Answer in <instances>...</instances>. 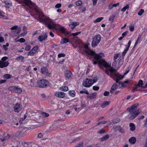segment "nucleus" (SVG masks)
Returning a JSON list of instances; mask_svg holds the SVG:
<instances>
[{
	"instance_id": "obj_7",
	"label": "nucleus",
	"mask_w": 147,
	"mask_h": 147,
	"mask_svg": "<svg viewBox=\"0 0 147 147\" xmlns=\"http://www.w3.org/2000/svg\"><path fill=\"white\" fill-rule=\"evenodd\" d=\"M48 84V81L45 80H42L38 81L35 86L39 87L44 88L47 86Z\"/></svg>"
},
{
	"instance_id": "obj_27",
	"label": "nucleus",
	"mask_w": 147,
	"mask_h": 147,
	"mask_svg": "<svg viewBox=\"0 0 147 147\" xmlns=\"http://www.w3.org/2000/svg\"><path fill=\"white\" fill-rule=\"evenodd\" d=\"M59 89L63 91H67L68 90V88L66 86H61L59 88Z\"/></svg>"
},
{
	"instance_id": "obj_32",
	"label": "nucleus",
	"mask_w": 147,
	"mask_h": 147,
	"mask_svg": "<svg viewBox=\"0 0 147 147\" xmlns=\"http://www.w3.org/2000/svg\"><path fill=\"white\" fill-rule=\"evenodd\" d=\"M129 8V5L128 4L127 5L121 9V11H122L124 12L125 11L126 9H128Z\"/></svg>"
},
{
	"instance_id": "obj_20",
	"label": "nucleus",
	"mask_w": 147,
	"mask_h": 147,
	"mask_svg": "<svg viewBox=\"0 0 147 147\" xmlns=\"http://www.w3.org/2000/svg\"><path fill=\"white\" fill-rule=\"evenodd\" d=\"M71 75L72 74L70 71H66L65 72V76L68 78H71Z\"/></svg>"
},
{
	"instance_id": "obj_54",
	"label": "nucleus",
	"mask_w": 147,
	"mask_h": 147,
	"mask_svg": "<svg viewBox=\"0 0 147 147\" xmlns=\"http://www.w3.org/2000/svg\"><path fill=\"white\" fill-rule=\"evenodd\" d=\"M30 49L31 47L29 45H27L25 49L26 50L28 51L30 50Z\"/></svg>"
},
{
	"instance_id": "obj_18",
	"label": "nucleus",
	"mask_w": 147,
	"mask_h": 147,
	"mask_svg": "<svg viewBox=\"0 0 147 147\" xmlns=\"http://www.w3.org/2000/svg\"><path fill=\"white\" fill-rule=\"evenodd\" d=\"M21 110V108L20 105L18 104H16L15 106L14 111L16 112H19Z\"/></svg>"
},
{
	"instance_id": "obj_55",
	"label": "nucleus",
	"mask_w": 147,
	"mask_h": 147,
	"mask_svg": "<svg viewBox=\"0 0 147 147\" xmlns=\"http://www.w3.org/2000/svg\"><path fill=\"white\" fill-rule=\"evenodd\" d=\"M43 134L42 133H40L38 135V138H41L43 137Z\"/></svg>"
},
{
	"instance_id": "obj_50",
	"label": "nucleus",
	"mask_w": 147,
	"mask_h": 147,
	"mask_svg": "<svg viewBox=\"0 0 147 147\" xmlns=\"http://www.w3.org/2000/svg\"><path fill=\"white\" fill-rule=\"evenodd\" d=\"M83 145V143L81 142L77 144L75 147H82Z\"/></svg>"
},
{
	"instance_id": "obj_22",
	"label": "nucleus",
	"mask_w": 147,
	"mask_h": 147,
	"mask_svg": "<svg viewBox=\"0 0 147 147\" xmlns=\"http://www.w3.org/2000/svg\"><path fill=\"white\" fill-rule=\"evenodd\" d=\"M41 71L42 73L45 74H47L48 73V69L46 67H43L41 68Z\"/></svg>"
},
{
	"instance_id": "obj_63",
	"label": "nucleus",
	"mask_w": 147,
	"mask_h": 147,
	"mask_svg": "<svg viewBox=\"0 0 147 147\" xmlns=\"http://www.w3.org/2000/svg\"><path fill=\"white\" fill-rule=\"evenodd\" d=\"M97 0H92L93 4L94 6H95L97 3Z\"/></svg>"
},
{
	"instance_id": "obj_41",
	"label": "nucleus",
	"mask_w": 147,
	"mask_h": 147,
	"mask_svg": "<svg viewBox=\"0 0 147 147\" xmlns=\"http://www.w3.org/2000/svg\"><path fill=\"white\" fill-rule=\"evenodd\" d=\"M11 76L9 74H6L3 76V78L5 79H8L11 78Z\"/></svg>"
},
{
	"instance_id": "obj_16",
	"label": "nucleus",
	"mask_w": 147,
	"mask_h": 147,
	"mask_svg": "<svg viewBox=\"0 0 147 147\" xmlns=\"http://www.w3.org/2000/svg\"><path fill=\"white\" fill-rule=\"evenodd\" d=\"M9 64V62L8 61L3 62L0 60V68H3L7 67Z\"/></svg>"
},
{
	"instance_id": "obj_36",
	"label": "nucleus",
	"mask_w": 147,
	"mask_h": 147,
	"mask_svg": "<svg viewBox=\"0 0 147 147\" xmlns=\"http://www.w3.org/2000/svg\"><path fill=\"white\" fill-rule=\"evenodd\" d=\"M16 86H10L9 87L8 89L12 92H15Z\"/></svg>"
},
{
	"instance_id": "obj_40",
	"label": "nucleus",
	"mask_w": 147,
	"mask_h": 147,
	"mask_svg": "<svg viewBox=\"0 0 147 147\" xmlns=\"http://www.w3.org/2000/svg\"><path fill=\"white\" fill-rule=\"evenodd\" d=\"M21 28L20 27H18V28L15 30L14 32L16 33V34L19 33L21 32Z\"/></svg>"
},
{
	"instance_id": "obj_15",
	"label": "nucleus",
	"mask_w": 147,
	"mask_h": 147,
	"mask_svg": "<svg viewBox=\"0 0 147 147\" xmlns=\"http://www.w3.org/2000/svg\"><path fill=\"white\" fill-rule=\"evenodd\" d=\"M81 41L80 40L77 39L75 41H74L73 46L74 47L76 48L78 46H80V45L81 44Z\"/></svg>"
},
{
	"instance_id": "obj_61",
	"label": "nucleus",
	"mask_w": 147,
	"mask_h": 147,
	"mask_svg": "<svg viewBox=\"0 0 147 147\" xmlns=\"http://www.w3.org/2000/svg\"><path fill=\"white\" fill-rule=\"evenodd\" d=\"M4 41L3 38L0 35V43H2Z\"/></svg>"
},
{
	"instance_id": "obj_17",
	"label": "nucleus",
	"mask_w": 147,
	"mask_h": 147,
	"mask_svg": "<svg viewBox=\"0 0 147 147\" xmlns=\"http://www.w3.org/2000/svg\"><path fill=\"white\" fill-rule=\"evenodd\" d=\"M79 24V22H73L69 24V26L70 28L73 30L74 29L76 26L78 25Z\"/></svg>"
},
{
	"instance_id": "obj_60",
	"label": "nucleus",
	"mask_w": 147,
	"mask_h": 147,
	"mask_svg": "<svg viewBox=\"0 0 147 147\" xmlns=\"http://www.w3.org/2000/svg\"><path fill=\"white\" fill-rule=\"evenodd\" d=\"M119 57V55L118 54H115L114 56V60H115L117 59Z\"/></svg>"
},
{
	"instance_id": "obj_57",
	"label": "nucleus",
	"mask_w": 147,
	"mask_h": 147,
	"mask_svg": "<svg viewBox=\"0 0 147 147\" xmlns=\"http://www.w3.org/2000/svg\"><path fill=\"white\" fill-rule=\"evenodd\" d=\"M8 59L7 57H2L1 59V61L3 62H5V61Z\"/></svg>"
},
{
	"instance_id": "obj_30",
	"label": "nucleus",
	"mask_w": 147,
	"mask_h": 147,
	"mask_svg": "<svg viewBox=\"0 0 147 147\" xmlns=\"http://www.w3.org/2000/svg\"><path fill=\"white\" fill-rule=\"evenodd\" d=\"M69 95L72 97H74L76 95V92L74 90H71L69 92Z\"/></svg>"
},
{
	"instance_id": "obj_46",
	"label": "nucleus",
	"mask_w": 147,
	"mask_h": 147,
	"mask_svg": "<svg viewBox=\"0 0 147 147\" xmlns=\"http://www.w3.org/2000/svg\"><path fill=\"white\" fill-rule=\"evenodd\" d=\"M80 94L85 93L87 94H89V93H88V91L87 90H83L81 91L80 92Z\"/></svg>"
},
{
	"instance_id": "obj_26",
	"label": "nucleus",
	"mask_w": 147,
	"mask_h": 147,
	"mask_svg": "<svg viewBox=\"0 0 147 147\" xmlns=\"http://www.w3.org/2000/svg\"><path fill=\"white\" fill-rule=\"evenodd\" d=\"M109 138V135H106L101 138L100 139V140L101 141H103L108 139Z\"/></svg>"
},
{
	"instance_id": "obj_58",
	"label": "nucleus",
	"mask_w": 147,
	"mask_h": 147,
	"mask_svg": "<svg viewBox=\"0 0 147 147\" xmlns=\"http://www.w3.org/2000/svg\"><path fill=\"white\" fill-rule=\"evenodd\" d=\"M18 26H14L11 28V30H16L18 28Z\"/></svg>"
},
{
	"instance_id": "obj_56",
	"label": "nucleus",
	"mask_w": 147,
	"mask_h": 147,
	"mask_svg": "<svg viewBox=\"0 0 147 147\" xmlns=\"http://www.w3.org/2000/svg\"><path fill=\"white\" fill-rule=\"evenodd\" d=\"M61 6V3H59L55 5V7L56 8H59Z\"/></svg>"
},
{
	"instance_id": "obj_23",
	"label": "nucleus",
	"mask_w": 147,
	"mask_h": 147,
	"mask_svg": "<svg viewBox=\"0 0 147 147\" xmlns=\"http://www.w3.org/2000/svg\"><path fill=\"white\" fill-rule=\"evenodd\" d=\"M130 130L131 131H133L135 130L136 127L135 124L132 123H130L129 124Z\"/></svg>"
},
{
	"instance_id": "obj_62",
	"label": "nucleus",
	"mask_w": 147,
	"mask_h": 147,
	"mask_svg": "<svg viewBox=\"0 0 147 147\" xmlns=\"http://www.w3.org/2000/svg\"><path fill=\"white\" fill-rule=\"evenodd\" d=\"M144 126L146 128H147V118L144 121Z\"/></svg>"
},
{
	"instance_id": "obj_6",
	"label": "nucleus",
	"mask_w": 147,
	"mask_h": 147,
	"mask_svg": "<svg viewBox=\"0 0 147 147\" xmlns=\"http://www.w3.org/2000/svg\"><path fill=\"white\" fill-rule=\"evenodd\" d=\"M23 1L30 9H32L36 11H38V9L35 4L31 1L30 0H21Z\"/></svg>"
},
{
	"instance_id": "obj_13",
	"label": "nucleus",
	"mask_w": 147,
	"mask_h": 147,
	"mask_svg": "<svg viewBox=\"0 0 147 147\" xmlns=\"http://www.w3.org/2000/svg\"><path fill=\"white\" fill-rule=\"evenodd\" d=\"M131 43V41L129 40L128 42V45H125L126 48L124 50L122 53V55L123 56H124L125 55V54L129 50Z\"/></svg>"
},
{
	"instance_id": "obj_10",
	"label": "nucleus",
	"mask_w": 147,
	"mask_h": 147,
	"mask_svg": "<svg viewBox=\"0 0 147 147\" xmlns=\"http://www.w3.org/2000/svg\"><path fill=\"white\" fill-rule=\"evenodd\" d=\"M54 95L57 98H63L65 97V93L62 92L56 91L54 93Z\"/></svg>"
},
{
	"instance_id": "obj_53",
	"label": "nucleus",
	"mask_w": 147,
	"mask_h": 147,
	"mask_svg": "<svg viewBox=\"0 0 147 147\" xmlns=\"http://www.w3.org/2000/svg\"><path fill=\"white\" fill-rule=\"evenodd\" d=\"M27 33L23 32L21 33L19 37H23L25 36L27 34Z\"/></svg>"
},
{
	"instance_id": "obj_28",
	"label": "nucleus",
	"mask_w": 147,
	"mask_h": 147,
	"mask_svg": "<svg viewBox=\"0 0 147 147\" xmlns=\"http://www.w3.org/2000/svg\"><path fill=\"white\" fill-rule=\"evenodd\" d=\"M129 142L132 144H134L136 142V139L134 137H132L130 138L129 140Z\"/></svg>"
},
{
	"instance_id": "obj_47",
	"label": "nucleus",
	"mask_w": 147,
	"mask_h": 147,
	"mask_svg": "<svg viewBox=\"0 0 147 147\" xmlns=\"http://www.w3.org/2000/svg\"><path fill=\"white\" fill-rule=\"evenodd\" d=\"M81 32H76L75 33H72L71 34V35L73 36H76L78 35L79 34H80L81 33Z\"/></svg>"
},
{
	"instance_id": "obj_21",
	"label": "nucleus",
	"mask_w": 147,
	"mask_h": 147,
	"mask_svg": "<svg viewBox=\"0 0 147 147\" xmlns=\"http://www.w3.org/2000/svg\"><path fill=\"white\" fill-rule=\"evenodd\" d=\"M118 87V85L116 84H114L111 87L110 92L111 93H113L115 90H116Z\"/></svg>"
},
{
	"instance_id": "obj_33",
	"label": "nucleus",
	"mask_w": 147,
	"mask_h": 147,
	"mask_svg": "<svg viewBox=\"0 0 147 147\" xmlns=\"http://www.w3.org/2000/svg\"><path fill=\"white\" fill-rule=\"evenodd\" d=\"M97 95V93H94L92 94H90L89 95V97L91 99L95 98Z\"/></svg>"
},
{
	"instance_id": "obj_34",
	"label": "nucleus",
	"mask_w": 147,
	"mask_h": 147,
	"mask_svg": "<svg viewBox=\"0 0 147 147\" xmlns=\"http://www.w3.org/2000/svg\"><path fill=\"white\" fill-rule=\"evenodd\" d=\"M104 18L102 17L98 18H97L96 20L94 21V22L96 23L98 22H100Z\"/></svg>"
},
{
	"instance_id": "obj_11",
	"label": "nucleus",
	"mask_w": 147,
	"mask_h": 147,
	"mask_svg": "<svg viewBox=\"0 0 147 147\" xmlns=\"http://www.w3.org/2000/svg\"><path fill=\"white\" fill-rule=\"evenodd\" d=\"M84 53L89 56H94L95 53L93 50L90 49H84Z\"/></svg>"
},
{
	"instance_id": "obj_43",
	"label": "nucleus",
	"mask_w": 147,
	"mask_h": 147,
	"mask_svg": "<svg viewBox=\"0 0 147 147\" xmlns=\"http://www.w3.org/2000/svg\"><path fill=\"white\" fill-rule=\"evenodd\" d=\"M144 10L143 9H141L138 13V14L139 16H141L144 12Z\"/></svg>"
},
{
	"instance_id": "obj_14",
	"label": "nucleus",
	"mask_w": 147,
	"mask_h": 147,
	"mask_svg": "<svg viewBox=\"0 0 147 147\" xmlns=\"http://www.w3.org/2000/svg\"><path fill=\"white\" fill-rule=\"evenodd\" d=\"M47 37V36L46 34H44L40 35L38 37V39L40 41L42 42L46 40Z\"/></svg>"
},
{
	"instance_id": "obj_8",
	"label": "nucleus",
	"mask_w": 147,
	"mask_h": 147,
	"mask_svg": "<svg viewBox=\"0 0 147 147\" xmlns=\"http://www.w3.org/2000/svg\"><path fill=\"white\" fill-rule=\"evenodd\" d=\"M142 88H144L143 81L140 80H139L138 84L133 88L132 91H135L140 90Z\"/></svg>"
},
{
	"instance_id": "obj_48",
	"label": "nucleus",
	"mask_w": 147,
	"mask_h": 147,
	"mask_svg": "<svg viewBox=\"0 0 147 147\" xmlns=\"http://www.w3.org/2000/svg\"><path fill=\"white\" fill-rule=\"evenodd\" d=\"M129 29L131 31H133L134 30V26L133 25H130L129 26Z\"/></svg>"
},
{
	"instance_id": "obj_3",
	"label": "nucleus",
	"mask_w": 147,
	"mask_h": 147,
	"mask_svg": "<svg viewBox=\"0 0 147 147\" xmlns=\"http://www.w3.org/2000/svg\"><path fill=\"white\" fill-rule=\"evenodd\" d=\"M104 56V54L102 53H100L98 54L95 53L94 58L98 61V65L100 68H101L102 66H104L106 68H109L111 65V63L110 62L107 63L104 59H100L101 58L103 57Z\"/></svg>"
},
{
	"instance_id": "obj_4",
	"label": "nucleus",
	"mask_w": 147,
	"mask_h": 147,
	"mask_svg": "<svg viewBox=\"0 0 147 147\" xmlns=\"http://www.w3.org/2000/svg\"><path fill=\"white\" fill-rule=\"evenodd\" d=\"M138 107V105L134 104L131 106L130 108L128 109L126 111L130 119H133L140 113V112L136 110Z\"/></svg>"
},
{
	"instance_id": "obj_52",
	"label": "nucleus",
	"mask_w": 147,
	"mask_h": 147,
	"mask_svg": "<svg viewBox=\"0 0 147 147\" xmlns=\"http://www.w3.org/2000/svg\"><path fill=\"white\" fill-rule=\"evenodd\" d=\"M123 63V60L122 59H120L119 62V65L120 66H121Z\"/></svg>"
},
{
	"instance_id": "obj_49",
	"label": "nucleus",
	"mask_w": 147,
	"mask_h": 147,
	"mask_svg": "<svg viewBox=\"0 0 147 147\" xmlns=\"http://www.w3.org/2000/svg\"><path fill=\"white\" fill-rule=\"evenodd\" d=\"M65 56V55L63 53H61L59 54L58 55V57L59 58H61V57H64Z\"/></svg>"
},
{
	"instance_id": "obj_35",
	"label": "nucleus",
	"mask_w": 147,
	"mask_h": 147,
	"mask_svg": "<svg viewBox=\"0 0 147 147\" xmlns=\"http://www.w3.org/2000/svg\"><path fill=\"white\" fill-rule=\"evenodd\" d=\"M24 58V57L22 56L17 57L16 58V60L18 61H23Z\"/></svg>"
},
{
	"instance_id": "obj_42",
	"label": "nucleus",
	"mask_w": 147,
	"mask_h": 147,
	"mask_svg": "<svg viewBox=\"0 0 147 147\" xmlns=\"http://www.w3.org/2000/svg\"><path fill=\"white\" fill-rule=\"evenodd\" d=\"M82 2L81 1H78L76 2V6H80L82 4Z\"/></svg>"
},
{
	"instance_id": "obj_39",
	"label": "nucleus",
	"mask_w": 147,
	"mask_h": 147,
	"mask_svg": "<svg viewBox=\"0 0 147 147\" xmlns=\"http://www.w3.org/2000/svg\"><path fill=\"white\" fill-rule=\"evenodd\" d=\"M34 80L33 79H30V82L29 83V85L31 86H34L35 85L34 83Z\"/></svg>"
},
{
	"instance_id": "obj_31",
	"label": "nucleus",
	"mask_w": 147,
	"mask_h": 147,
	"mask_svg": "<svg viewBox=\"0 0 147 147\" xmlns=\"http://www.w3.org/2000/svg\"><path fill=\"white\" fill-rule=\"evenodd\" d=\"M69 41L66 38H64L61 40L60 43L61 44H63L68 42Z\"/></svg>"
},
{
	"instance_id": "obj_29",
	"label": "nucleus",
	"mask_w": 147,
	"mask_h": 147,
	"mask_svg": "<svg viewBox=\"0 0 147 147\" xmlns=\"http://www.w3.org/2000/svg\"><path fill=\"white\" fill-rule=\"evenodd\" d=\"M22 91V90L20 88H18L17 86H16L15 92L20 93H21Z\"/></svg>"
},
{
	"instance_id": "obj_9",
	"label": "nucleus",
	"mask_w": 147,
	"mask_h": 147,
	"mask_svg": "<svg viewBox=\"0 0 147 147\" xmlns=\"http://www.w3.org/2000/svg\"><path fill=\"white\" fill-rule=\"evenodd\" d=\"M101 40L100 36L99 34L96 35L93 38L92 42V46L95 47L99 43Z\"/></svg>"
},
{
	"instance_id": "obj_24",
	"label": "nucleus",
	"mask_w": 147,
	"mask_h": 147,
	"mask_svg": "<svg viewBox=\"0 0 147 147\" xmlns=\"http://www.w3.org/2000/svg\"><path fill=\"white\" fill-rule=\"evenodd\" d=\"M109 104V102L108 101H106L104 102L101 105V107L104 108L108 105Z\"/></svg>"
},
{
	"instance_id": "obj_25",
	"label": "nucleus",
	"mask_w": 147,
	"mask_h": 147,
	"mask_svg": "<svg viewBox=\"0 0 147 147\" xmlns=\"http://www.w3.org/2000/svg\"><path fill=\"white\" fill-rule=\"evenodd\" d=\"M6 7H9L12 5V3L10 1H6L4 2Z\"/></svg>"
},
{
	"instance_id": "obj_64",
	"label": "nucleus",
	"mask_w": 147,
	"mask_h": 147,
	"mask_svg": "<svg viewBox=\"0 0 147 147\" xmlns=\"http://www.w3.org/2000/svg\"><path fill=\"white\" fill-rule=\"evenodd\" d=\"M109 92L107 91H105V92L104 93V96H107L109 95Z\"/></svg>"
},
{
	"instance_id": "obj_51",
	"label": "nucleus",
	"mask_w": 147,
	"mask_h": 147,
	"mask_svg": "<svg viewBox=\"0 0 147 147\" xmlns=\"http://www.w3.org/2000/svg\"><path fill=\"white\" fill-rule=\"evenodd\" d=\"M99 88V87L98 86H93V89L94 90H98Z\"/></svg>"
},
{
	"instance_id": "obj_5",
	"label": "nucleus",
	"mask_w": 147,
	"mask_h": 147,
	"mask_svg": "<svg viewBox=\"0 0 147 147\" xmlns=\"http://www.w3.org/2000/svg\"><path fill=\"white\" fill-rule=\"evenodd\" d=\"M98 80L96 77H90L84 80L82 82V85L84 87H89Z\"/></svg>"
},
{
	"instance_id": "obj_59",
	"label": "nucleus",
	"mask_w": 147,
	"mask_h": 147,
	"mask_svg": "<svg viewBox=\"0 0 147 147\" xmlns=\"http://www.w3.org/2000/svg\"><path fill=\"white\" fill-rule=\"evenodd\" d=\"M22 29L24 32L27 33V28L26 27L23 26Z\"/></svg>"
},
{
	"instance_id": "obj_19",
	"label": "nucleus",
	"mask_w": 147,
	"mask_h": 147,
	"mask_svg": "<svg viewBox=\"0 0 147 147\" xmlns=\"http://www.w3.org/2000/svg\"><path fill=\"white\" fill-rule=\"evenodd\" d=\"M119 5V3H118L116 4H113L112 3H111L109 5L108 8L109 9H112L113 7H116Z\"/></svg>"
},
{
	"instance_id": "obj_44",
	"label": "nucleus",
	"mask_w": 147,
	"mask_h": 147,
	"mask_svg": "<svg viewBox=\"0 0 147 147\" xmlns=\"http://www.w3.org/2000/svg\"><path fill=\"white\" fill-rule=\"evenodd\" d=\"M42 115L44 117H47L49 116L48 113L45 112H43L42 113Z\"/></svg>"
},
{
	"instance_id": "obj_45",
	"label": "nucleus",
	"mask_w": 147,
	"mask_h": 147,
	"mask_svg": "<svg viewBox=\"0 0 147 147\" xmlns=\"http://www.w3.org/2000/svg\"><path fill=\"white\" fill-rule=\"evenodd\" d=\"M0 18H2L3 19H7V17L5 16H4L2 15V13L0 11Z\"/></svg>"
},
{
	"instance_id": "obj_2",
	"label": "nucleus",
	"mask_w": 147,
	"mask_h": 147,
	"mask_svg": "<svg viewBox=\"0 0 147 147\" xmlns=\"http://www.w3.org/2000/svg\"><path fill=\"white\" fill-rule=\"evenodd\" d=\"M129 69H128L126 71L123 76L120 75L119 73L115 72L116 70L113 68H111L108 69H107L105 71V73L109 76L110 78H113V80H116L117 83L120 80L123 78L124 76L127 74L129 72Z\"/></svg>"
},
{
	"instance_id": "obj_1",
	"label": "nucleus",
	"mask_w": 147,
	"mask_h": 147,
	"mask_svg": "<svg viewBox=\"0 0 147 147\" xmlns=\"http://www.w3.org/2000/svg\"><path fill=\"white\" fill-rule=\"evenodd\" d=\"M37 13L38 15V21L47 26L49 29H60L61 32L63 33H66V31L64 28H60V26L59 25L55 24L53 20L44 16L42 12H38Z\"/></svg>"
},
{
	"instance_id": "obj_38",
	"label": "nucleus",
	"mask_w": 147,
	"mask_h": 147,
	"mask_svg": "<svg viewBox=\"0 0 147 147\" xmlns=\"http://www.w3.org/2000/svg\"><path fill=\"white\" fill-rule=\"evenodd\" d=\"M126 86L124 82H121L119 83V86L120 88H121L125 87Z\"/></svg>"
},
{
	"instance_id": "obj_37",
	"label": "nucleus",
	"mask_w": 147,
	"mask_h": 147,
	"mask_svg": "<svg viewBox=\"0 0 147 147\" xmlns=\"http://www.w3.org/2000/svg\"><path fill=\"white\" fill-rule=\"evenodd\" d=\"M25 42V40L23 38H21L16 41V42H20V43H23Z\"/></svg>"
},
{
	"instance_id": "obj_12",
	"label": "nucleus",
	"mask_w": 147,
	"mask_h": 147,
	"mask_svg": "<svg viewBox=\"0 0 147 147\" xmlns=\"http://www.w3.org/2000/svg\"><path fill=\"white\" fill-rule=\"evenodd\" d=\"M38 49V46H36L34 47L28 53V55L33 56L36 53Z\"/></svg>"
}]
</instances>
